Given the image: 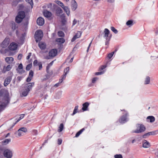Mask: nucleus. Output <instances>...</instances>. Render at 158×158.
Returning <instances> with one entry per match:
<instances>
[{"mask_svg": "<svg viewBox=\"0 0 158 158\" xmlns=\"http://www.w3.org/2000/svg\"><path fill=\"white\" fill-rule=\"evenodd\" d=\"M77 20L76 19H74L73 23V26L75 25L77 23Z\"/></svg>", "mask_w": 158, "mask_h": 158, "instance_id": "603ef678", "label": "nucleus"}, {"mask_svg": "<svg viewBox=\"0 0 158 158\" xmlns=\"http://www.w3.org/2000/svg\"><path fill=\"white\" fill-rule=\"evenodd\" d=\"M47 7L48 9H50L51 10H53L54 9L53 6H52V4L51 3H50L48 5Z\"/></svg>", "mask_w": 158, "mask_h": 158, "instance_id": "473e14b6", "label": "nucleus"}, {"mask_svg": "<svg viewBox=\"0 0 158 158\" xmlns=\"http://www.w3.org/2000/svg\"><path fill=\"white\" fill-rule=\"evenodd\" d=\"M133 22L131 20H129L126 23V24L128 26L131 25L132 24Z\"/></svg>", "mask_w": 158, "mask_h": 158, "instance_id": "37998d69", "label": "nucleus"}, {"mask_svg": "<svg viewBox=\"0 0 158 158\" xmlns=\"http://www.w3.org/2000/svg\"><path fill=\"white\" fill-rule=\"evenodd\" d=\"M77 8V4L75 0L72 1V9L73 10H75Z\"/></svg>", "mask_w": 158, "mask_h": 158, "instance_id": "aec40b11", "label": "nucleus"}, {"mask_svg": "<svg viewBox=\"0 0 158 158\" xmlns=\"http://www.w3.org/2000/svg\"><path fill=\"white\" fill-rule=\"evenodd\" d=\"M24 117L23 114H21L20 115L19 118L16 122L15 123H14L12 127L17 122H18L20 120L22 119Z\"/></svg>", "mask_w": 158, "mask_h": 158, "instance_id": "cd10ccee", "label": "nucleus"}, {"mask_svg": "<svg viewBox=\"0 0 158 158\" xmlns=\"http://www.w3.org/2000/svg\"><path fill=\"white\" fill-rule=\"evenodd\" d=\"M3 154L4 156L7 158H11L12 156V151L8 149L5 150Z\"/></svg>", "mask_w": 158, "mask_h": 158, "instance_id": "0eeeda50", "label": "nucleus"}, {"mask_svg": "<svg viewBox=\"0 0 158 158\" xmlns=\"http://www.w3.org/2000/svg\"><path fill=\"white\" fill-rule=\"evenodd\" d=\"M43 36V34L41 30H38L35 32V37L36 42L41 40Z\"/></svg>", "mask_w": 158, "mask_h": 158, "instance_id": "20e7f679", "label": "nucleus"}, {"mask_svg": "<svg viewBox=\"0 0 158 158\" xmlns=\"http://www.w3.org/2000/svg\"><path fill=\"white\" fill-rule=\"evenodd\" d=\"M126 115H124L123 116L120 120V122L121 123H124L126 121Z\"/></svg>", "mask_w": 158, "mask_h": 158, "instance_id": "bb28decb", "label": "nucleus"}, {"mask_svg": "<svg viewBox=\"0 0 158 158\" xmlns=\"http://www.w3.org/2000/svg\"><path fill=\"white\" fill-rule=\"evenodd\" d=\"M22 57V54H19L18 56V58L19 60H20L21 59Z\"/></svg>", "mask_w": 158, "mask_h": 158, "instance_id": "6e6d98bb", "label": "nucleus"}, {"mask_svg": "<svg viewBox=\"0 0 158 158\" xmlns=\"http://www.w3.org/2000/svg\"><path fill=\"white\" fill-rule=\"evenodd\" d=\"M43 14L44 16L47 18L50 17L52 15L51 13L47 10H44L43 12Z\"/></svg>", "mask_w": 158, "mask_h": 158, "instance_id": "f3484780", "label": "nucleus"}, {"mask_svg": "<svg viewBox=\"0 0 158 158\" xmlns=\"http://www.w3.org/2000/svg\"><path fill=\"white\" fill-rule=\"evenodd\" d=\"M57 50L56 49H53L51 50L49 52L48 56H44V58L45 59H49L50 57H54L57 54Z\"/></svg>", "mask_w": 158, "mask_h": 158, "instance_id": "423d86ee", "label": "nucleus"}, {"mask_svg": "<svg viewBox=\"0 0 158 158\" xmlns=\"http://www.w3.org/2000/svg\"><path fill=\"white\" fill-rule=\"evenodd\" d=\"M31 53H29L28 56L27 57V60H28L29 59V58L30 57V56H31Z\"/></svg>", "mask_w": 158, "mask_h": 158, "instance_id": "69168bd1", "label": "nucleus"}, {"mask_svg": "<svg viewBox=\"0 0 158 158\" xmlns=\"http://www.w3.org/2000/svg\"><path fill=\"white\" fill-rule=\"evenodd\" d=\"M37 23L39 26H42L44 23V19L41 17L39 18L37 20Z\"/></svg>", "mask_w": 158, "mask_h": 158, "instance_id": "ddd939ff", "label": "nucleus"}, {"mask_svg": "<svg viewBox=\"0 0 158 158\" xmlns=\"http://www.w3.org/2000/svg\"><path fill=\"white\" fill-rule=\"evenodd\" d=\"M61 18V22L63 24H65L66 22V20L65 18V16L64 14L60 16Z\"/></svg>", "mask_w": 158, "mask_h": 158, "instance_id": "5701e85b", "label": "nucleus"}, {"mask_svg": "<svg viewBox=\"0 0 158 158\" xmlns=\"http://www.w3.org/2000/svg\"><path fill=\"white\" fill-rule=\"evenodd\" d=\"M32 66V64H29L27 65L26 67V69L27 70H29Z\"/></svg>", "mask_w": 158, "mask_h": 158, "instance_id": "58836bf2", "label": "nucleus"}, {"mask_svg": "<svg viewBox=\"0 0 158 158\" xmlns=\"http://www.w3.org/2000/svg\"><path fill=\"white\" fill-rule=\"evenodd\" d=\"M10 40L8 38H6L1 44V46L3 48L7 47L9 43Z\"/></svg>", "mask_w": 158, "mask_h": 158, "instance_id": "1a4fd4ad", "label": "nucleus"}, {"mask_svg": "<svg viewBox=\"0 0 158 158\" xmlns=\"http://www.w3.org/2000/svg\"><path fill=\"white\" fill-rule=\"evenodd\" d=\"M64 128V125L63 123H61L59 127V129L58 130V131L59 132H61Z\"/></svg>", "mask_w": 158, "mask_h": 158, "instance_id": "c85d7f7f", "label": "nucleus"}, {"mask_svg": "<svg viewBox=\"0 0 158 158\" xmlns=\"http://www.w3.org/2000/svg\"><path fill=\"white\" fill-rule=\"evenodd\" d=\"M33 75V72L32 70H30L29 72V77L27 79V81L29 82L31 81Z\"/></svg>", "mask_w": 158, "mask_h": 158, "instance_id": "dca6fc26", "label": "nucleus"}, {"mask_svg": "<svg viewBox=\"0 0 158 158\" xmlns=\"http://www.w3.org/2000/svg\"><path fill=\"white\" fill-rule=\"evenodd\" d=\"M143 147L145 148H149L151 145L150 143L146 140H143L142 141Z\"/></svg>", "mask_w": 158, "mask_h": 158, "instance_id": "9b49d317", "label": "nucleus"}, {"mask_svg": "<svg viewBox=\"0 0 158 158\" xmlns=\"http://www.w3.org/2000/svg\"><path fill=\"white\" fill-rule=\"evenodd\" d=\"M9 102V100L7 98L3 99L2 102H1V103H0V111L1 110L2 108L7 104Z\"/></svg>", "mask_w": 158, "mask_h": 158, "instance_id": "6e6552de", "label": "nucleus"}, {"mask_svg": "<svg viewBox=\"0 0 158 158\" xmlns=\"http://www.w3.org/2000/svg\"><path fill=\"white\" fill-rule=\"evenodd\" d=\"M150 133L149 132L143 135V138L144 139L148 137L150 135Z\"/></svg>", "mask_w": 158, "mask_h": 158, "instance_id": "e433bc0d", "label": "nucleus"}, {"mask_svg": "<svg viewBox=\"0 0 158 158\" xmlns=\"http://www.w3.org/2000/svg\"><path fill=\"white\" fill-rule=\"evenodd\" d=\"M109 31L107 28H105L104 31V36L105 37H107L108 36L109 33Z\"/></svg>", "mask_w": 158, "mask_h": 158, "instance_id": "b1692460", "label": "nucleus"}, {"mask_svg": "<svg viewBox=\"0 0 158 158\" xmlns=\"http://www.w3.org/2000/svg\"><path fill=\"white\" fill-rule=\"evenodd\" d=\"M25 17V14L24 11H19L18 13V15L16 17L15 20L18 23H21L23 19Z\"/></svg>", "mask_w": 158, "mask_h": 158, "instance_id": "7ed1b4c3", "label": "nucleus"}, {"mask_svg": "<svg viewBox=\"0 0 158 158\" xmlns=\"http://www.w3.org/2000/svg\"><path fill=\"white\" fill-rule=\"evenodd\" d=\"M27 129L25 127H21L19 129L18 131L15 132V134L17 137H19L23 135L24 132H26Z\"/></svg>", "mask_w": 158, "mask_h": 158, "instance_id": "39448f33", "label": "nucleus"}, {"mask_svg": "<svg viewBox=\"0 0 158 158\" xmlns=\"http://www.w3.org/2000/svg\"><path fill=\"white\" fill-rule=\"evenodd\" d=\"M155 155L157 157H158V148L157 149L156 151L155 152Z\"/></svg>", "mask_w": 158, "mask_h": 158, "instance_id": "680f3d73", "label": "nucleus"}, {"mask_svg": "<svg viewBox=\"0 0 158 158\" xmlns=\"http://www.w3.org/2000/svg\"><path fill=\"white\" fill-rule=\"evenodd\" d=\"M78 106H76L75 107V109L74 110V111L73 112V114H75L77 113V111L78 110Z\"/></svg>", "mask_w": 158, "mask_h": 158, "instance_id": "49530a36", "label": "nucleus"}, {"mask_svg": "<svg viewBox=\"0 0 158 158\" xmlns=\"http://www.w3.org/2000/svg\"><path fill=\"white\" fill-rule=\"evenodd\" d=\"M89 105V104L88 102H86L84 103L82 106L83 107L82 108L83 111H86L88 110L87 108Z\"/></svg>", "mask_w": 158, "mask_h": 158, "instance_id": "6ab92c4d", "label": "nucleus"}, {"mask_svg": "<svg viewBox=\"0 0 158 158\" xmlns=\"http://www.w3.org/2000/svg\"><path fill=\"white\" fill-rule=\"evenodd\" d=\"M11 80V78L10 77H7L4 81V85L5 86H6L8 85L10 82V81Z\"/></svg>", "mask_w": 158, "mask_h": 158, "instance_id": "2eb2a0df", "label": "nucleus"}, {"mask_svg": "<svg viewBox=\"0 0 158 158\" xmlns=\"http://www.w3.org/2000/svg\"><path fill=\"white\" fill-rule=\"evenodd\" d=\"M34 85V83H29L26 84L24 89L22 92V95L23 96H26L29 91L31 89L32 87Z\"/></svg>", "mask_w": 158, "mask_h": 158, "instance_id": "f257e3e1", "label": "nucleus"}, {"mask_svg": "<svg viewBox=\"0 0 158 158\" xmlns=\"http://www.w3.org/2000/svg\"><path fill=\"white\" fill-rule=\"evenodd\" d=\"M73 57L71 58V59H70V60L69 61V62L70 63H71V62H72V61H73Z\"/></svg>", "mask_w": 158, "mask_h": 158, "instance_id": "774afa93", "label": "nucleus"}, {"mask_svg": "<svg viewBox=\"0 0 158 158\" xmlns=\"http://www.w3.org/2000/svg\"><path fill=\"white\" fill-rule=\"evenodd\" d=\"M157 131H152L150 132V134L151 135H156L157 134Z\"/></svg>", "mask_w": 158, "mask_h": 158, "instance_id": "c03bdc74", "label": "nucleus"}, {"mask_svg": "<svg viewBox=\"0 0 158 158\" xmlns=\"http://www.w3.org/2000/svg\"><path fill=\"white\" fill-rule=\"evenodd\" d=\"M12 28L13 30H15L17 28V27L16 26L15 24V23H13L12 24Z\"/></svg>", "mask_w": 158, "mask_h": 158, "instance_id": "a18cd8bd", "label": "nucleus"}, {"mask_svg": "<svg viewBox=\"0 0 158 158\" xmlns=\"http://www.w3.org/2000/svg\"><path fill=\"white\" fill-rule=\"evenodd\" d=\"M56 40L57 42L60 44L64 43L65 41V40L63 38H57Z\"/></svg>", "mask_w": 158, "mask_h": 158, "instance_id": "393cba45", "label": "nucleus"}, {"mask_svg": "<svg viewBox=\"0 0 158 158\" xmlns=\"http://www.w3.org/2000/svg\"><path fill=\"white\" fill-rule=\"evenodd\" d=\"M69 67H67L66 68H65L64 70V74H67V73H68L69 71Z\"/></svg>", "mask_w": 158, "mask_h": 158, "instance_id": "4c0bfd02", "label": "nucleus"}, {"mask_svg": "<svg viewBox=\"0 0 158 158\" xmlns=\"http://www.w3.org/2000/svg\"><path fill=\"white\" fill-rule=\"evenodd\" d=\"M62 142V140L61 139H58V143L60 145V144Z\"/></svg>", "mask_w": 158, "mask_h": 158, "instance_id": "bf43d9fd", "label": "nucleus"}, {"mask_svg": "<svg viewBox=\"0 0 158 158\" xmlns=\"http://www.w3.org/2000/svg\"><path fill=\"white\" fill-rule=\"evenodd\" d=\"M66 75V74H64L62 76L61 79H60L59 80V82L60 83H62L63 80L65 79Z\"/></svg>", "mask_w": 158, "mask_h": 158, "instance_id": "c756f323", "label": "nucleus"}, {"mask_svg": "<svg viewBox=\"0 0 158 158\" xmlns=\"http://www.w3.org/2000/svg\"><path fill=\"white\" fill-rule=\"evenodd\" d=\"M38 65L39 66V69L41 70L42 68V64L41 63H39L38 64Z\"/></svg>", "mask_w": 158, "mask_h": 158, "instance_id": "09e8293b", "label": "nucleus"}, {"mask_svg": "<svg viewBox=\"0 0 158 158\" xmlns=\"http://www.w3.org/2000/svg\"><path fill=\"white\" fill-rule=\"evenodd\" d=\"M53 7H54V9H56V13L57 16H59L60 14L62 13L63 10L60 7H57L56 6L54 5H53Z\"/></svg>", "mask_w": 158, "mask_h": 158, "instance_id": "9d476101", "label": "nucleus"}, {"mask_svg": "<svg viewBox=\"0 0 158 158\" xmlns=\"http://www.w3.org/2000/svg\"><path fill=\"white\" fill-rule=\"evenodd\" d=\"M98 78L96 77L94 78L92 80V82L93 83H94L95 81L97 80Z\"/></svg>", "mask_w": 158, "mask_h": 158, "instance_id": "13d9d810", "label": "nucleus"}, {"mask_svg": "<svg viewBox=\"0 0 158 158\" xmlns=\"http://www.w3.org/2000/svg\"><path fill=\"white\" fill-rule=\"evenodd\" d=\"M50 67V66L49 65H48L46 67V70L48 73L49 75H51L52 74V71H51L50 72H49L48 70H49V69Z\"/></svg>", "mask_w": 158, "mask_h": 158, "instance_id": "f704fd0d", "label": "nucleus"}, {"mask_svg": "<svg viewBox=\"0 0 158 158\" xmlns=\"http://www.w3.org/2000/svg\"><path fill=\"white\" fill-rule=\"evenodd\" d=\"M103 72H97L95 73V75H101L103 73Z\"/></svg>", "mask_w": 158, "mask_h": 158, "instance_id": "3c124183", "label": "nucleus"}, {"mask_svg": "<svg viewBox=\"0 0 158 158\" xmlns=\"http://www.w3.org/2000/svg\"><path fill=\"white\" fill-rule=\"evenodd\" d=\"M150 81V78L149 77H147L145 81V84H148L149 83Z\"/></svg>", "mask_w": 158, "mask_h": 158, "instance_id": "7c9ffc66", "label": "nucleus"}, {"mask_svg": "<svg viewBox=\"0 0 158 158\" xmlns=\"http://www.w3.org/2000/svg\"><path fill=\"white\" fill-rule=\"evenodd\" d=\"M17 45L16 44L12 43L9 46V48L10 50L14 51L17 49Z\"/></svg>", "mask_w": 158, "mask_h": 158, "instance_id": "f8f14e48", "label": "nucleus"}, {"mask_svg": "<svg viewBox=\"0 0 158 158\" xmlns=\"http://www.w3.org/2000/svg\"><path fill=\"white\" fill-rule=\"evenodd\" d=\"M136 129L135 130H132L131 132L133 133H139L144 131L145 130V127L142 124H138L136 126Z\"/></svg>", "mask_w": 158, "mask_h": 158, "instance_id": "f03ea898", "label": "nucleus"}, {"mask_svg": "<svg viewBox=\"0 0 158 158\" xmlns=\"http://www.w3.org/2000/svg\"><path fill=\"white\" fill-rule=\"evenodd\" d=\"M7 71H8L6 69V68L5 66L3 69V70H2V72L3 73H5Z\"/></svg>", "mask_w": 158, "mask_h": 158, "instance_id": "5fc2aeb1", "label": "nucleus"}, {"mask_svg": "<svg viewBox=\"0 0 158 158\" xmlns=\"http://www.w3.org/2000/svg\"><path fill=\"white\" fill-rule=\"evenodd\" d=\"M106 65H103L102 66L100 67V69L102 70L103 69H105L106 67Z\"/></svg>", "mask_w": 158, "mask_h": 158, "instance_id": "052dcab7", "label": "nucleus"}, {"mask_svg": "<svg viewBox=\"0 0 158 158\" xmlns=\"http://www.w3.org/2000/svg\"><path fill=\"white\" fill-rule=\"evenodd\" d=\"M38 63V61L37 60H35L33 62V65L34 66H36L37 65V64Z\"/></svg>", "mask_w": 158, "mask_h": 158, "instance_id": "4d7b16f0", "label": "nucleus"}, {"mask_svg": "<svg viewBox=\"0 0 158 158\" xmlns=\"http://www.w3.org/2000/svg\"><path fill=\"white\" fill-rule=\"evenodd\" d=\"M147 119L150 120V123H153L154 122L155 120L154 117L152 116H148L147 118Z\"/></svg>", "mask_w": 158, "mask_h": 158, "instance_id": "a878e982", "label": "nucleus"}, {"mask_svg": "<svg viewBox=\"0 0 158 158\" xmlns=\"http://www.w3.org/2000/svg\"><path fill=\"white\" fill-rule=\"evenodd\" d=\"M39 46L41 49H44L46 48V45L44 43L41 42L39 43Z\"/></svg>", "mask_w": 158, "mask_h": 158, "instance_id": "a211bd4d", "label": "nucleus"}, {"mask_svg": "<svg viewBox=\"0 0 158 158\" xmlns=\"http://www.w3.org/2000/svg\"><path fill=\"white\" fill-rule=\"evenodd\" d=\"M55 2L57 4H58L59 5V4L61 2L60 1H59V0L55 1Z\"/></svg>", "mask_w": 158, "mask_h": 158, "instance_id": "0e129e2a", "label": "nucleus"}, {"mask_svg": "<svg viewBox=\"0 0 158 158\" xmlns=\"http://www.w3.org/2000/svg\"><path fill=\"white\" fill-rule=\"evenodd\" d=\"M114 52H112L111 53H110L109 54H108V58L109 59H110L113 56V54H114Z\"/></svg>", "mask_w": 158, "mask_h": 158, "instance_id": "79ce46f5", "label": "nucleus"}, {"mask_svg": "<svg viewBox=\"0 0 158 158\" xmlns=\"http://www.w3.org/2000/svg\"><path fill=\"white\" fill-rule=\"evenodd\" d=\"M111 30L114 32L115 33V34H116L118 32V31L114 27H111Z\"/></svg>", "mask_w": 158, "mask_h": 158, "instance_id": "ea45409f", "label": "nucleus"}, {"mask_svg": "<svg viewBox=\"0 0 158 158\" xmlns=\"http://www.w3.org/2000/svg\"><path fill=\"white\" fill-rule=\"evenodd\" d=\"M58 35L59 36L62 37H64V32L61 31H58Z\"/></svg>", "mask_w": 158, "mask_h": 158, "instance_id": "c9c22d12", "label": "nucleus"}, {"mask_svg": "<svg viewBox=\"0 0 158 158\" xmlns=\"http://www.w3.org/2000/svg\"><path fill=\"white\" fill-rule=\"evenodd\" d=\"M59 5L62 8H63L64 6H65L64 4L61 2L59 4Z\"/></svg>", "mask_w": 158, "mask_h": 158, "instance_id": "e2e57ef3", "label": "nucleus"}, {"mask_svg": "<svg viewBox=\"0 0 158 158\" xmlns=\"http://www.w3.org/2000/svg\"><path fill=\"white\" fill-rule=\"evenodd\" d=\"M64 11L66 13L68 16H69L70 14V10L69 8L65 6L62 8Z\"/></svg>", "mask_w": 158, "mask_h": 158, "instance_id": "4be33fe9", "label": "nucleus"}, {"mask_svg": "<svg viewBox=\"0 0 158 158\" xmlns=\"http://www.w3.org/2000/svg\"><path fill=\"white\" fill-rule=\"evenodd\" d=\"M92 41L90 42V44H89V47L88 48V49H87V52L88 51V50H89V48L91 45V43H92Z\"/></svg>", "mask_w": 158, "mask_h": 158, "instance_id": "338daca9", "label": "nucleus"}, {"mask_svg": "<svg viewBox=\"0 0 158 158\" xmlns=\"http://www.w3.org/2000/svg\"><path fill=\"white\" fill-rule=\"evenodd\" d=\"M81 34L80 32H78L72 39L71 42H74L77 39L80 38L81 36Z\"/></svg>", "mask_w": 158, "mask_h": 158, "instance_id": "4468645a", "label": "nucleus"}, {"mask_svg": "<svg viewBox=\"0 0 158 158\" xmlns=\"http://www.w3.org/2000/svg\"><path fill=\"white\" fill-rule=\"evenodd\" d=\"M85 129L84 128H83L81 130L79 131L76 134L75 136L76 137H78L81 133Z\"/></svg>", "mask_w": 158, "mask_h": 158, "instance_id": "2f4dec72", "label": "nucleus"}, {"mask_svg": "<svg viewBox=\"0 0 158 158\" xmlns=\"http://www.w3.org/2000/svg\"><path fill=\"white\" fill-rule=\"evenodd\" d=\"M115 158H123V156L121 154H116L114 156Z\"/></svg>", "mask_w": 158, "mask_h": 158, "instance_id": "a19ab883", "label": "nucleus"}, {"mask_svg": "<svg viewBox=\"0 0 158 158\" xmlns=\"http://www.w3.org/2000/svg\"><path fill=\"white\" fill-rule=\"evenodd\" d=\"M5 60L8 64L12 63L14 61V59L12 57H7L5 58Z\"/></svg>", "mask_w": 158, "mask_h": 158, "instance_id": "412c9836", "label": "nucleus"}, {"mask_svg": "<svg viewBox=\"0 0 158 158\" xmlns=\"http://www.w3.org/2000/svg\"><path fill=\"white\" fill-rule=\"evenodd\" d=\"M18 69H23V65L22 64H20L18 66Z\"/></svg>", "mask_w": 158, "mask_h": 158, "instance_id": "864d4df0", "label": "nucleus"}, {"mask_svg": "<svg viewBox=\"0 0 158 158\" xmlns=\"http://www.w3.org/2000/svg\"><path fill=\"white\" fill-rule=\"evenodd\" d=\"M10 139H6L4 140L3 141H2V142L4 143V144H7L10 141Z\"/></svg>", "mask_w": 158, "mask_h": 158, "instance_id": "72a5a7b5", "label": "nucleus"}, {"mask_svg": "<svg viewBox=\"0 0 158 158\" xmlns=\"http://www.w3.org/2000/svg\"><path fill=\"white\" fill-rule=\"evenodd\" d=\"M25 1L26 2L29 3L31 5L33 3L32 0H25Z\"/></svg>", "mask_w": 158, "mask_h": 158, "instance_id": "8fccbe9b", "label": "nucleus"}, {"mask_svg": "<svg viewBox=\"0 0 158 158\" xmlns=\"http://www.w3.org/2000/svg\"><path fill=\"white\" fill-rule=\"evenodd\" d=\"M6 68V69L8 71H9L10 70V69H11V67L9 65H7Z\"/></svg>", "mask_w": 158, "mask_h": 158, "instance_id": "de8ad7c7", "label": "nucleus"}]
</instances>
